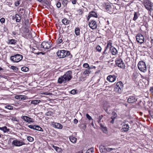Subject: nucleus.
<instances>
[{
    "mask_svg": "<svg viewBox=\"0 0 153 153\" xmlns=\"http://www.w3.org/2000/svg\"><path fill=\"white\" fill-rule=\"evenodd\" d=\"M71 74V71H68L62 76L59 78L58 82L59 84H61L62 83H65L70 81L72 78Z\"/></svg>",
    "mask_w": 153,
    "mask_h": 153,
    "instance_id": "f257e3e1",
    "label": "nucleus"
},
{
    "mask_svg": "<svg viewBox=\"0 0 153 153\" xmlns=\"http://www.w3.org/2000/svg\"><path fill=\"white\" fill-rule=\"evenodd\" d=\"M56 54L59 57L63 58L69 55L70 54V53L69 51L59 50L58 51Z\"/></svg>",
    "mask_w": 153,
    "mask_h": 153,
    "instance_id": "f03ea898",
    "label": "nucleus"
},
{
    "mask_svg": "<svg viewBox=\"0 0 153 153\" xmlns=\"http://www.w3.org/2000/svg\"><path fill=\"white\" fill-rule=\"evenodd\" d=\"M22 55L19 54H16L14 56H11L10 59L14 62H18L22 59Z\"/></svg>",
    "mask_w": 153,
    "mask_h": 153,
    "instance_id": "7ed1b4c3",
    "label": "nucleus"
},
{
    "mask_svg": "<svg viewBox=\"0 0 153 153\" xmlns=\"http://www.w3.org/2000/svg\"><path fill=\"white\" fill-rule=\"evenodd\" d=\"M138 68L140 71L143 72H145L147 70L145 63L142 61H140L139 62Z\"/></svg>",
    "mask_w": 153,
    "mask_h": 153,
    "instance_id": "20e7f679",
    "label": "nucleus"
},
{
    "mask_svg": "<svg viewBox=\"0 0 153 153\" xmlns=\"http://www.w3.org/2000/svg\"><path fill=\"white\" fill-rule=\"evenodd\" d=\"M115 63L119 67L122 69H125V64L122 59L120 58H117L115 60Z\"/></svg>",
    "mask_w": 153,
    "mask_h": 153,
    "instance_id": "39448f33",
    "label": "nucleus"
},
{
    "mask_svg": "<svg viewBox=\"0 0 153 153\" xmlns=\"http://www.w3.org/2000/svg\"><path fill=\"white\" fill-rule=\"evenodd\" d=\"M123 85L121 82H117L116 85V87L114 88V90L116 92L118 93H121L122 90Z\"/></svg>",
    "mask_w": 153,
    "mask_h": 153,
    "instance_id": "423d86ee",
    "label": "nucleus"
},
{
    "mask_svg": "<svg viewBox=\"0 0 153 153\" xmlns=\"http://www.w3.org/2000/svg\"><path fill=\"white\" fill-rule=\"evenodd\" d=\"M137 42L142 44L144 42V39L143 36L141 34H138L136 37Z\"/></svg>",
    "mask_w": 153,
    "mask_h": 153,
    "instance_id": "0eeeda50",
    "label": "nucleus"
},
{
    "mask_svg": "<svg viewBox=\"0 0 153 153\" xmlns=\"http://www.w3.org/2000/svg\"><path fill=\"white\" fill-rule=\"evenodd\" d=\"M51 46L52 44L51 42H43L41 44V47L45 49H49Z\"/></svg>",
    "mask_w": 153,
    "mask_h": 153,
    "instance_id": "6e6552de",
    "label": "nucleus"
},
{
    "mask_svg": "<svg viewBox=\"0 0 153 153\" xmlns=\"http://www.w3.org/2000/svg\"><path fill=\"white\" fill-rule=\"evenodd\" d=\"M88 25L89 27L92 29H94L97 28V24L95 21L92 20L89 22Z\"/></svg>",
    "mask_w": 153,
    "mask_h": 153,
    "instance_id": "1a4fd4ad",
    "label": "nucleus"
},
{
    "mask_svg": "<svg viewBox=\"0 0 153 153\" xmlns=\"http://www.w3.org/2000/svg\"><path fill=\"white\" fill-rule=\"evenodd\" d=\"M121 125H122V128L121 130L122 132H126L128 130L129 126L128 124H126L124 123H121Z\"/></svg>",
    "mask_w": 153,
    "mask_h": 153,
    "instance_id": "9d476101",
    "label": "nucleus"
},
{
    "mask_svg": "<svg viewBox=\"0 0 153 153\" xmlns=\"http://www.w3.org/2000/svg\"><path fill=\"white\" fill-rule=\"evenodd\" d=\"M12 144L17 146H21L25 144V143L22 140H13L12 143Z\"/></svg>",
    "mask_w": 153,
    "mask_h": 153,
    "instance_id": "9b49d317",
    "label": "nucleus"
},
{
    "mask_svg": "<svg viewBox=\"0 0 153 153\" xmlns=\"http://www.w3.org/2000/svg\"><path fill=\"white\" fill-rule=\"evenodd\" d=\"M93 17L95 18H97V13L95 11H92L89 12V15L87 17V20L88 21L90 19L91 17Z\"/></svg>",
    "mask_w": 153,
    "mask_h": 153,
    "instance_id": "f8f14e48",
    "label": "nucleus"
},
{
    "mask_svg": "<svg viewBox=\"0 0 153 153\" xmlns=\"http://www.w3.org/2000/svg\"><path fill=\"white\" fill-rule=\"evenodd\" d=\"M137 99L134 96H131L129 97L127 100V102L129 103H133L137 101Z\"/></svg>",
    "mask_w": 153,
    "mask_h": 153,
    "instance_id": "ddd939ff",
    "label": "nucleus"
},
{
    "mask_svg": "<svg viewBox=\"0 0 153 153\" xmlns=\"http://www.w3.org/2000/svg\"><path fill=\"white\" fill-rule=\"evenodd\" d=\"M103 108L105 111L108 113H110L108 111V109L110 108V105L109 103L105 101L103 103Z\"/></svg>",
    "mask_w": 153,
    "mask_h": 153,
    "instance_id": "4468645a",
    "label": "nucleus"
},
{
    "mask_svg": "<svg viewBox=\"0 0 153 153\" xmlns=\"http://www.w3.org/2000/svg\"><path fill=\"white\" fill-rule=\"evenodd\" d=\"M51 125L53 127L58 129H62L63 128V126L61 124L54 122L52 123Z\"/></svg>",
    "mask_w": 153,
    "mask_h": 153,
    "instance_id": "2eb2a0df",
    "label": "nucleus"
},
{
    "mask_svg": "<svg viewBox=\"0 0 153 153\" xmlns=\"http://www.w3.org/2000/svg\"><path fill=\"white\" fill-rule=\"evenodd\" d=\"M116 78L117 77L115 75H109L107 77V79L110 82H113L116 80Z\"/></svg>",
    "mask_w": 153,
    "mask_h": 153,
    "instance_id": "dca6fc26",
    "label": "nucleus"
},
{
    "mask_svg": "<svg viewBox=\"0 0 153 153\" xmlns=\"http://www.w3.org/2000/svg\"><path fill=\"white\" fill-rule=\"evenodd\" d=\"M22 118L25 121L27 122L32 123L33 122V121L32 120V119L28 116H24L22 117Z\"/></svg>",
    "mask_w": 153,
    "mask_h": 153,
    "instance_id": "f3484780",
    "label": "nucleus"
},
{
    "mask_svg": "<svg viewBox=\"0 0 153 153\" xmlns=\"http://www.w3.org/2000/svg\"><path fill=\"white\" fill-rule=\"evenodd\" d=\"M103 147L102 148H100V150H103V149H104V150H105L106 152H110L113 150H115L116 149L114 148H105V147L104 146H103Z\"/></svg>",
    "mask_w": 153,
    "mask_h": 153,
    "instance_id": "a211bd4d",
    "label": "nucleus"
},
{
    "mask_svg": "<svg viewBox=\"0 0 153 153\" xmlns=\"http://www.w3.org/2000/svg\"><path fill=\"white\" fill-rule=\"evenodd\" d=\"M110 50L111 51L112 55H115L118 53L117 50L114 47L112 48L111 49H110Z\"/></svg>",
    "mask_w": 153,
    "mask_h": 153,
    "instance_id": "6ab92c4d",
    "label": "nucleus"
},
{
    "mask_svg": "<svg viewBox=\"0 0 153 153\" xmlns=\"http://www.w3.org/2000/svg\"><path fill=\"white\" fill-rule=\"evenodd\" d=\"M102 60L105 61H107L111 58V56L109 54L102 56Z\"/></svg>",
    "mask_w": 153,
    "mask_h": 153,
    "instance_id": "aec40b11",
    "label": "nucleus"
},
{
    "mask_svg": "<svg viewBox=\"0 0 153 153\" xmlns=\"http://www.w3.org/2000/svg\"><path fill=\"white\" fill-rule=\"evenodd\" d=\"M17 42V41L14 39H8L7 43L9 45H14Z\"/></svg>",
    "mask_w": 153,
    "mask_h": 153,
    "instance_id": "412c9836",
    "label": "nucleus"
},
{
    "mask_svg": "<svg viewBox=\"0 0 153 153\" xmlns=\"http://www.w3.org/2000/svg\"><path fill=\"white\" fill-rule=\"evenodd\" d=\"M62 22L64 25H67L69 24L70 21L67 18H64L62 19Z\"/></svg>",
    "mask_w": 153,
    "mask_h": 153,
    "instance_id": "4be33fe9",
    "label": "nucleus"
},
{
    "mask_svg": "<svg viewBox=\"0 0 153 153\" xmlns=\"http://www.w3.org/2000/svg\"><path fill=\"white\" fill-rule=\"evenodd\" d=\"M145 6L147 10H150L152 8V4L150 2H149L147 4L145 5Z\"/></svg>",
    "mask_w": 153,
    "mask_h": 153,
    "instance_id": "5701e85b",
    "label": "nucleus"
},
{
    "mask_svg": "<svg viewBox=\"0 0 153 153\" xmlns=\"http://www.w3.org/2000/svg\"><path fill=\"white\" fill-rule=\"evenodd\" d=\"M41 101L39 100H32L30 102V104H33L34 105H37L40 103Z\"/></svg>",
    "mask_w": 153,
    "mask_h": 153,
    "instance_id": "b1692460",
    "label": "nucleus"
},
{
    "mask_svg": "<svg viewBox=\"0 0 153 153\" xmlns=\"http://www.w3.org/2000/svg\"><path fill=\"white\" fill-rule=\"evenodd\" d=\"M0 130L3 131L4 132H8L10 131V129L7 128V127L6 126L2 127H0Z\"/></svg>",
    "mask_w": 153,
    "mask_h": 153,
    "instance_id": "393cba45",
    "label": "nucleus"
},
{
    "mask_svg": "<svg viewBox=\"0 0 153 153\" xmlns=\"http://www.w3.org/2000/svg\"><path fill=\"white\" fill-rule=\"evenodd\" d=\"M138 75V73L136 71H134L132 75V78L134 80L136 79Z\"/></svg>",
    "mask_w": 153,
    "mask_h": 153,
    "instance_id": "a878e982",
    "label": "nucleus"
},
{
    "mask_svg": "<svg viewBox=\"0 0 153 153\" xmlns=\"http://www.w3.org/2000/svg\"><path fill=\"white\" fill-rule=\"evenodd\" d=\"M134 17L133 18V20L135 21L139 17V13L138 12H134Z\"/></svg>",
    "mask_w": 153,
    "mask_h": 153,
    "instance_id": "bb28decb",
    "label": "nucleus"
},
{
    "mask_svg": "<svg viewBox=\"0 0 153 153\" xmlns=\"http://www.w3.org/2000/svg\"><path fill=\"white\" fill-rule=\"evenodd\" d=\"M112 44L111 42V41L109 40L108 42L107 46L105 48H107V49L108 48H110V50L111 49V48L113 47L112 46Z\"/></svg>",
    "mask_w": 153,
    "mask_h": 153,
    "instance_id": "cd10ccee",
    "label": "nucleus"
},
{
    "mask_svg": "<svg viewBox=\"0 0 153 153\" xmlns=\"http://www.w3.org/2000/svg\"><path fill=\"white\" fill-rule=\"evenodd\" d=\"M16 21L17 22H20L21 19V16L18 14H16L15 15Z\"/></svg>",
    "mask_w": 153,
    "mask_h": 153,
    "instance_id": "c85d7f7f",
    "label": "nucleus"
},
{
    "mask_svg": "<svg viewBox=\"0 0 153 153\" xmlns=\"http://www.w3.org/2000/svg\"><path fill=\"white\" fill-rule=\"evenodd\" d=\"M103 117V116L102 115H100L98 118V120L97 121L98 123L100 125V126L102 127H103V126L100 123L101 122V120Z\"/></svg>",
    "mask_w": 153,
    "mask_h": 153,
    "instance_id": "c756f323",
    "label": "nucleus"
},
{
    "mask_svg": "<svg viewBox=\"0 0 153 153\" xmlns=\"http://www.w3.org/2000/svg\"><path fill=\"white\" fill-rule=\"evenodd\" d=\"M69 138L70 141L73 143H75L76 142L77 139L75 137H74L73 136H71Z\"/></svg>",
    "mask_w": 153,
    "mask_h": 153,
    "instance_id": "7c9ffc66",
    "label": "nucleus"
},
{
    "mask_svg": "<svg viewBox=\"0 0 153 153\" xmlns=\"http://www.w3.org/2000/svg\"><path fill=\"white\" fill-rule=\"evenodd\" d=\"M75 33L76 36H79L80 35V29L79 27H77L75 28Z\"/></svg>",
    "mask_w": 153,
    "mask_h": 153,
    "instance_id": "2f4dec72",
    "label": "nucleus"
},
{
    "mask_svg": "<svg viewBox=\"0 0 153 153\" xmlns=\"http://www.w3.org/2000/svg\"><path fill=\"white\" fill-rule=\"evenodd\" d=\"M59 1H61L62 5L64 7L66 6L68 4V0H60Z\"/></svg>",
    "mask_w": 153,
    "mask_h": 153,
    "instance_id": "473e14b6",
    "label": "nucleus"
},
{
    "mask_svg": "<svg viewBox=\"0 0 153 153\" xmlns=\"http://www.w3.org/2000/svg\"><path fill=\"white\" fill-rule=\"evenodd\" d=\"M94 152V148L93 147H92L90 149H89L87 151L86 153H93Z\"/></svg>",
    "mask_w": 153,
    "mask_h": 153,
    "instance_id": "72a5a7b5",
    "label": "nucleus"
},
{
    "mask_svg": "<svg viewBox=\"0 0 153 153\" xmlns=\"http://www.w3.org/2000/svg\"><path fill=\"white\" fill-rule=\"evenodd\" d=\"M89 69H88L85 70L83 73V74L86 75L90 74L91 72V71L89 70Z\"/></svg>",
    "mask_w": 153,
    "mask_h": 153,
    "instance_id": "f704fd0d",
    "label": "nucleus"
},
{
    "mask_svg": "<svg viewBox=\"0 0 153 153\" xmlns=\"http://www.w3.org/2000/svg\"><path fill=\"white\" fill-rule=\"evenodd\" d=\"M83 66L85 68L88 69H91V68L90 67L89 65L87 63H84L83 65Z\"/></svg>",
    "mask_w": 153,
    "mask_h": 153,
    "instance_id": "c9c22d12",
    "label": "nucleus"
},
{
    "mask_svg": "<svg viewBox=\"0 0 153 153\" xmlns=\"http://www.w3.org/2000/svg\"><path fill=\"white\" fill-rule=\"evenodd\" d=\"M34 129L39 131H43L42 128L38 126H36L34 128Z\"/></svg>",
    "mask_w": 153,
    "mask_h": 153,
    "instance_id": "e433bc0d",
    "label": "nucleus"
},
{
    "mask_svg": "<svg viewBox=\"0 0 153 153\" xmlns=\"http://www.w3.org/2000/svg\"><path fill=\"white\" fill-rule=\"evenodd\" d=\"M62 41L63 40H62V37H61V36H60L58 39L57 42L58 44H60L62 43Z\"/></svg>",
    "mask_w": 153,
    "mask_h": 153,
    "instance_id": "4c0bfd02",
    "label": "nucleus"
},
{
    "mask_svg": "<svg viewBox=\"0 0 153 153\" xmlns=\"http://www.w3.org/2000/svg\"><path fill=\"white\" fill-rule=\"evenodd\" d=\"M107 48H105L104 50L102 53V56L109 54V52L107 51Z\"/></svg>",
    "mask_w": 153,
    "mask_h": 153,
    "instance_id": "58836bf2",
    "label": "nucleus"
},
{
    "mask_svg": "<svg viewBox=\"0 0 153 153\" xmlns=\"http://www.w3.org/2000/svg\"><path fill=\"white\" fill-rule=\"evenodd\" d=\"M13 107L11 105H7L5 106V108L9 110H12Z\"/></svg>",
    "mask_w": 153,
    "mask_h": 153,
    "instance_id": "ea45409f",
    "label": "nucleus"
},
{
    "mask_svg": "<svg viewBox=\"0 0 153 153\" xmlns=\"http://www.w3.org/2000/svg\"><path fill=\"white\" fill-rule=\"evenodd\" d=\"M26 38L27 39L30 38L31 37V35L29 32L27 33L26 34Z\"/></svg>",
    "mask_w": 153,
    "mask_h": 153,
    "instance_id": "a19ab883",
    "label": "nucleus"
},
{
    "mask_svg": "<svg viewBox=\"0 0 153 153\" xmlns=\"http://www.w3.org/2000/svg\"><path fill=\"white\" fill-rule=\"evenodd\" d=\"M21 70L22 71L26 72L28 71V69L27 67H24L22 68Z\"/></svg>",
    "mask_w": 153,
    "mask_h": 153,
    "instance_id": "79ce46f5",
    "label": "nucleus"
},
{
    "mask_svg": "<svg viewBox=\"0 0 153 153\" xmlns=\"http://www.w3.org/2000/svg\"><path fill=\"white\" fill-rule=\"evenodd\" d=\"M96 48L97 51H98L100 52H101L102 50V48L99 45H97L96 47Z\"/></svg>",
    "mask_w": 153,
    "mask_h": 153,
    "instance_id": "37998d69",
    "label": "nucleus"
},
{
    "mask_svg": "<svg viewBox=\"0 0 153 153\" xmlns=\"http://www.w3.org/2000/svg\"><path fill=\"white\" fill-rule=\"evenodd\" d=\"M112 116L111 117L113 118V119H115L117 117V114L116 113L114 112H113L112 113Z\"/></svg>",
    "mask_w": 153,
    "mask_h": 153,
    "instance_id": "c03bdc74",
    "label": "nucleus"
},
{
    "mask_svg": "<svg viewBox=\"0 0 153 153\" xmlns=\"http://www.w3.org/2000/svg\"><path fill=\"white\" fill-rule=\"evenodd\" d=\"M53 148L57 152H59L61 149L58 147L53 146Z\"/></svg>",
    "mask_w": 153,
    "mask_h": 153,
    "instance_id": "a18cd8bd",
    "label": "nucleus"
},
{
    "mask_svg": "<svg viewBox=\"0 0 153 153\" xmlns=\"http://www.w3.org/2000/svg\"><path fill=\"white\" fill-rule=\"evenodd\" d=\"M105 9L107 10H109L111 8V7L110 5L108 4L105 6Z\"/></svg>",
    "mask_w": 153,
    "mask_h": 153,
    "instance_id": "49530a36",
    "label": "nucleus"
},
{
    "mask_svg": "<svg viewBox=\"0 0 153 153\" xmlns=\"http://www.w3.org/2000/svg\"><path fill=\"white\" fill-rule=\"evenodd\" d=\"M27 140L29 141L32 142L33 140V138L29 136L27 137Z\"/></svg>",
    "mask_w": 153,
    "mask_h": 153,
    "instance_id": "de8ad7c7",
    "label": "nucleus"
},
{
    "mask_svg": "<svg viewBox=\"0 0 153 153\" xmlns=\"http://www.w3.org/2000/svg\"><path fill=\"white\" fill-rule=\"evenodd\" d=\"M22 95H16L15 96V98L18 100H21L22 98Z\"/></svg>",
    "mask_w": 153,
    "mask_h": 153,
    "instance_id": "09e8293b",
    "label": "nucleus"
},
{
    "mask_svg": "<svg viewBox=\"0 0 153 153\" xmlns=\"http://www.w3.org/2000/svg\"><path fill=\"white\" fill-rule=\"evenodd\" d=\"M21 100H25L27 99V97L25 95H22Z\"/></svg>",
    "mask_w": 153,
    "mask_h": 153,
    "instance_id": "8fccbe9b",
    "label": "nucleus"
},
{
    "mask_svg": "<svg viewBox=\"0 0 153 153\" xmlns=\"http://www.w3.org/2000/svg\"><path fill=\"white\" fill-rule=\"evenodd\" d=\"M36 126L35 125H30L28 126V127L29 128L34 129V128Z\"/></svg>",
    "mask_w": 153,
    "mask_h": 153,
    "instance_id": "3c124183",
    "label": "nucleus"
},
{
    "mask_svg": "<svg viewBox=\"0 0 153 153\" xmlns=\"http://www.w3.org/2000/svg\"><path fill=\"white\" fill-rule=\"evenodd\" d=\"M71 93L72 94H75L76 93V91L75 89H73L71 91Z\"/></svg>",
    "mask_w": 153,
    "mask_h": 153,
    "instance_id": "603ef678",
    "label": "nucleus"
},
{
    "mask_svg": "<svg viewBox=\"0 0 153 153\" xmlns=\"http://www.w3.org/2000/svg\"><path fill=\"white\" fill-rule=\"evenodd\" d=\"M86 116L89 120H91L92 119V117L88 114H86Z\"/></svg>",
    "mask_w": 153,
    "mask_h": 153,
    "instance_id": "864d4df0",
    "label": "nucleus"
},
{
    "mask_svg": "<svg viewBox=\"0 0 153 153\" xmlns=\"http://www.w3.org/2000/svg\"><path fill=\"white\" fill-rule=\"evenodd\" d=\"M20 4L19 1H18L15 3V5L16 7L18 6Z\"/></svg>",
    "mask_w": 153,
    "mask_h": 153,
    "instance_id": "5fc2aeb1",
    "label": "nucleus"
},
{
    "mask_svg": "<svg viewBox=\"0 0 153 153\" xmlns=\"http://www.w3.org/2000/svg\"><path fill=\"white\" fill-rule=\"evenodd\" d=\"M61 3L60 2H58L56 4V6L58 8H60L61 7Z\"/></svg>",
    "mask_w": 153,
    "mask_h": 153,
    "instance_id": "6e6d98bb",
    "label": "nucleus"
},
{
    "mask_svg": "<svg viewBox=\"0 0 153 153\" xmlns=\"http://www.w3.org/2000/svg\"><path fill=\"white\" fill-rule=\"evenodd\" d=\"M5 21V19L4 18H2L0 19V21L2 23H4Z\"/></svg>",
    "mask_w": 153,
    "mask_h": 153,
    "instance_id": "4d7b16f0",
    "label": "nucleus"
},
{
    "mask_svg": "<svg viewBox=\"0 0 153 153\" xmlns=\"http://www.w3.org/2000/svg\"><path fill=\"white\" fill-rule=\"evenodd\" d=\"M77 11L79 15H81L83 13V11L81 9H79Z\"/></svg>",
    "mask_w": 153,
    "mask_h": 153,
    "instance_id": "13d9d810",
    "label": "nucleus"
},
{
    "mask_svg": "<svg viewBox=\"0 0 153 153\" xmlns=\"http://www.w3.org/2000/svg\"><path fill=\"white\" fill-rule=\"evenodd\" d=\"M24 9L23 8H20L19 10V12H20V13L22 14L24 13Z\"/></svg>",
    "mask_w": 153,
    "mask_h": 153,
    "instance_id": "bf43d9fd",
    "label": "nucleus"
},
{
    "mask_svg": "<svg viewBox=\"0 0 153 153\" xmlns=\"http://www.w3.org/2000/svg\"><path fill=\"white\" fill-rule=\"evenodd\" d=\"M29 21L28 19H27L25 20V24L26 25H28L29 24Z\"/></svg>",
    "mask_w": 153,
    "mask_h": 153,
    "instance_id": "052dcab7",
    "label": "nucleus"
},
{
    "mask_svg": "<svg viewBox=\"0 0 153 153\" xmlns=\"http://www.w3.org/2000/svg\"><path fill=\"white\" fill-rule=\"evenodd\" d=\"M11 68L14 70H16V67L14 66H12L11 67Z\"/></svg>",
    "mask_w": 153,
    "mask_h": 153,
    "instance_id": "680f3d73",
    "label": "nucleus"
},
{
    "mask_svg": "<svg viewBox=\"0 0 153 153\" xmlns=\"http://www.w3.org/2000/svg\"><path fill=\"white\" fill-rule=\"evenodd\" d=\"M72 3L74 4H76V2H77V1L76 0H73L72 1Z\"/></svg>",
    "mask_w": 153,
    "mask_h": 153,
    "instance_id": "e2e57ef3",
    "label": "nucleus"
},
{
    "mask_svg": "<svg viewBox=\"0 0 153 153\" xmlns=\"http://www.w3.org/2000/svg\"><path fill=\"white\" fill-rule=\"evenodd\" d=\"M78 122V120L76 119H75L74 120V123L75 124H76Z\"/></svg>",
    "mask_w": 153,
    "mask_h": 153,
    "instance_id": "0e129e2a",
    "label": "nucleus"
},
{
    "mask_svg": "<svg viewBox=\"0 0 153 153\" xmlns=\"http://www.w3.org/2000/svg\"><path fill=\"white\" fill-rule=\"evenodd\" d=\"M111 119L112 120L110 121V123L112 124H113L114 122V120L115 119H113V118L111 117Z\"/></svg>",
    "mask_w": 153,
    "mask_h": 153,
    "instance_id": "69168bd1",
    "label": "nucleus"
},
{
    "mask_svg": "<svg viewBox=\"0 0 153 153\" xmlns=\"http://www.w3.org/2000/svg\"><path fill=\"white\" fill-rule=\"evenodd\" d=\"M150 90H153V86L151 87Z\"/></svg>",
    "mask_w": 153,
    "mask_h": 153,
    "instance_id": "338daca9",
    "label": "nucleus"
},
{
    "mask_svg": "<svg viewBox=\"0 0 153 153\" xmlns=\"http://www.w3.org/2000/svg\"><path fill=\"white\" fill-rule=\"evenodd\" d=\"M77 153H83L82 151H80L78 152Z\"/></svg>",
    "mask_w": 153,
    "mask_h": 153,
    "instance_id": "774afa93",
    "label": "nucleus"
}]
</instances>
